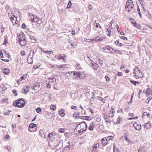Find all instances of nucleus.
Instances as JSON below:
<instances>
[{
    "label": "nucleus",
    "mask_w": 152,
    "mask_h": 152,
    "mask_svg": "<svg viewBox=\"0 0 152 152\" xmlns=\"http://www.w3.org/2000/svg\"><path fill=\"white\" fill-rule=\"evenodd\" d=\"M64 56H63L61 54H59L58 56H55L56 58L57 59L59 60L61 59H62L64 60V57H65L64 54H63Z\"/></svg>",
    "instance_id": "2eb2a0df"
},
{
    "label": "nucleus",
    "mask_w": 152,
    "mask_h": 152,
    "mask_svg": "<svg viewBox=\"0 0 152 152\" xmlns=\"http://www.w3.org/2000/svg\"><path fill=\"white\" fill-rule=\"evenodd\" d=\"M72 5V3L71 1L70 0L69 1L67 5V7L68 8H70L71 7Z\"/></svg>",
    "instance_id": "e433bc0d"
},
{
    "label": "nucleus",
    "mask_w": 152,
    "mask_h": 152,
    "mask_svg": "<svg viewBox=\"0 0 152 152\" xmlns=\"http://www.w3.org/2000/svg\"><path fill=\"white\" fill-rule=\"evenodd\" d=\"M146 151V148L145 146H142L139 148L137 152H145Z\"/></svg>",
    "instance_id": "f8f14e48"
},
{
    "label": "nucleus",
    "mask_w": 152,
    "mask_h": 152,
    "mask_svg": "<svg viewBox=\"0 0 152 152\" xmlns=\"http://www.w3.org/2000/svg\"><path fill=\"white\" fill-rule=\"evenodd\" d=\"M26 32L27 33V34L29 36L34 35L35 34L34 32L29 31V29L26 30Z\"/></svg>",
    "instance_id": "aec40b11"
},
{
    "label": "nucleus",
    "mask_w": 152,
    "mask_h": 152,
    "mask_svg": "<svg viewBox=\"0 0 152 152\" xmlns=\"http://www.w3.org/2000/svg\"><path fill=\"white\" fill-rule=\"evenodd\" d=\"M73 117L75 118H79L80 116H79L77 115V113H73Z\"/></svg>",
    "instance_id": "2f4dec72"
},
{
    "label": "nucleus",
    "mask_w": 152,
    "mask_h": 152,
    "mask_svg": "<svg viewBox=\"0 0 152 152\" xmlns=\"http://www.w3.org/2000/svg\"><path fill=\"white\" fill-rule=\"evenodd\" d=\"M114 22L113 21V20H112L110 23L109 24V28L110 29H112L113 27L112 26V24Z\"/></svg>",
    "instance_id": "a19ab883"
},
{
    "label": "nucleus",
    "mask_w": 152,
    "mask_h": 152,
    "mask_svg": "<svg viewBox=\"0 0 152 152\" xmlns=\"http://www.w3.org/2000/svg\"><path fill=\"white\" fill-rule=\"evenodd\" d=\"M25 105V102L21 99L17 101L16 103V106L18 107L22 108Z\"/></svg>",
    "instance_id": "6e6552de"
},
{
    "label": "nucleus",
    "mask_w": 152,
    "mask_h": 152,
    "mask_svg": "<svg viewBox=\"0 0 152 152\" xmlns=\"http://www.w3.org/2000/svg\"><path fill=\"white\" fill-rule=\"evenodd\" d=\"M115 43L117 45L119 46H122L123 45L122 43H119L118 40H117L115 42Z\"/></svg>",
    "instance_id": "a878e982"
},
{
    "label": "nucleus",
    "mask_w": 152,
    "mask_h": 152,
    "mask_svg": "<svg viewBox=\"0 0 152 152\" xmlns=\"http://www.w3.org/2000/svg\"><path fill=\"white\" fill-rule=\"evenodd\" d=\"M50 109L53 111H54L56 109V107L55 105L51 104L50 106Z\"/></svg>",
    "instance_id": "bb28decb"
},
{
    "label": "nucleus",
    "mask_w": 152,
    "mask_h": 152,
    "mask_svg": "<svg viewBox=\"0 0 152 152\" xmlns=\"http://www.w3.org/2000/svg\"><path fill=\"white\" fill-rule=\"evenodd\" d=\"M98 98H99L98 99L99 100L101 101H103V103L105 102V101L104 100V99L103 98H102V97H99Z\"/></svg>",
    "instance_id": "bf43d9fd"
},
{
    "label": "nucleus",
    "mask_w": 152,
    "mask_h": 152,
    "mask_svg": "<svg viewBox=\"0 0 152 152\" xmlns=\"http://www.w3.org/2000/svg\"><path fill=\"white\" fill-rule=\"evenodd\" d=\"M2 71L3 73L6 75L8 74L10 72L8 68L3 69Z\"/></svg>",
    "instance_id": "412c9836"
},
{
    "label": "nucleus",
    "mask_w": 152,
    "mask_h": 152,
    "mask_svg": "<svg viewBox=\"0 0 152 152\" xmlns=\"http://www.w3.org/2000/svg\"><path fill=\"white\" fill-rule=\"evenodd\" d=\"M133 4L131 0H128L127 1L125 6L126 10L128 12L129 11L133 8Z\"/></svg>",
    "instance_id": "39448f33"
},
{
    "label": "nucleus",
    "mask_w": 152,
    "mask_h": 152,
    "mask_svg": "<svg viewBox=\"0 0 152 152\" xmlns=\"http://www.w3.org/2000/svg\"><path fill=\"white\" fill-rule=\"evenodd\" d=\"M130 83L132 84H134L135 86L136 85V81H134L133 80H131L130 81Z\"/></svg>",
    "instance_id": "4d7b16f0"
},
{
    "label": "nucleus",
    "mask_w": 152,
    "mask_h": 152,
    "mask_svg": "<svg viewBox=\"0 0 152 152\" xmlns=\"http://www.w3.org/2000/svg\"><path fill=\"white\" fill-rule=\"evenodd\" d=\"M4 38L5 39H4V43H3V45H6L8 43V40H7V39L6 37H4Z\"/></svg>",
    "instance_id": "c756f323"
},
{
    "label": "nucleus",
    "mask_w": 152,
    "mask_h": 152,
    "mask_svg": "<svg viewBox=\"0 0 152 152\" xmlns=\"http://www.w3.org/2000/svg\"><path fill=\"white\" fill-rule=\"evenodd\" d=\"M108 49H110V53H114L117 52H118V53H119L118 50H115L114 48H108Z\"/></svg>",
    "instance_id": "393cba45"
},
{
    "label": "nucleus",
    "mask_w": 152,
    "mask_h": 152,
    "mask_svg": "<svg viewBox=\"0 0 152 152\" xmlns=\"http://www.w3.org/2000/svg\"><path fill=\"white\" fill-rule=\"evenodd\" d=\"M143 115L147 116L148 118H149L150 117V114L146 112H144L143 113Z\"/></svg>",
    "instance_id": "de8ad7c7"
},
{
    "label": "nucleus",
    "mask_w": 152,
    "mask_h": 152,
    "mask_svg": "<svg viewBox=\"0 0 152 152\" xmlns=\"http://www.w3.org/2000/svg\"><path fill=\"white\" fill-rule=\"evenodd\" d=\"M40 86V83L37 82L35 83H31V89L33 90H37Z\"/></svg>",
    "instance_id": "1a4fd4ad"
},
{
    "label": "nucleus",
    "mask_w": 152,
    "mask_h": 152,
    "mask_svg": "<svg viewBox=\"0 0 152 152\" xmlns=\"http://www.w3.org/2000/svg\"><path fill=\"white\" fill-rule=\"evenodd\" d=\"M53 134V133L51 132L48 135V137L49 139H50V137H52V136Z\"/></svg>",
    "instance_id": "052dcab7"
},
{
    "label": "nucleus",
    "mask_w": 152,
    "mask_h": 152,
    "mask_svg": "<svg viewBox=\"0 0 152 152\" xmlns=\"http://www.w3.org/2000/svg\"><path fill=\"white\" fill-rule=\"evenodd\" d=\"M138 67L135 66L134 69V71L133 74H134V77L136 79L141 78L143 76V74L140 71V70L138 69Z\"/></svg>",
    "instance_id": "20e7f679"
},
{
    "label": "nucleus",
    "mask_w": 152,
    "mask_h": 152,
    "mask_svg": "<svg viewBox=\"0 0 152 152\" xmlns=\"http://www.w3.org/2000/svg\"><path fill=\"white\" fill-rule=\"evenodd\" d=\"M104 118L105 120H106L108 118H110V116H107V115H105L104 116Z\"/></svg>",
    "instance_id": "0e129e2a"
},
{
    "label": "nucleus",
    "mask_w": 152,
    "mask_h": 152,
    "mask_svg": "<svg viewBox=\"0 0 152 152\" xmlns=\"http://www.w3.org/2000/svg\"><path fill=\"white\" fill-rule=\"evenodd\" d=\"M133 126L135 129L137 130H140L141 128V126L140 124H138L137 123H134L133 124Z\"/></svg>",
    "instance_id": "9d476101"
},
{
    "label": "nucleus",
    "mask_w": 152,
    "mask_h": 152,
    "mask_svg": "<svg viewBox=\"0 0 152 152\" xmlns=\"http://www.w3.org/2000/svg\"><path fill=\"white\" fill-rule=\"evenodd\" d=\"M120 117H118L117 119V121L116 122V124H118L119 123L120 120Z\"/></svg>",
    "instance_id": "e2e57ef3"
},
{
    "label": "nucleus",
    "mask_w": 152,
    "mask_h": 152,
    "mask_svg": "<svg viewBox=\"0 0 152 152\" xmlns=\"http://www.w3.org/2000/svg\"><path fill=\"white\" fill-rule=\"evenodd\" d=\"M64 131H65V129H64L60 128L58 129V132L59 133H64Z\"/></svg>",
    "instance_id": "4c0bfd02"
},
{
    "label": "nucleus",
    "mask_w": 152,
    "mask_h": 152,
    "mask_svg": "<svg viewBox=\"0 0 152 152\" xmlns=\"http://www.w3.org/2000/svg\"><path fill=\"white\" fill-rule=\"evenodd\" d=\"M99 145L98 143H97L96 144H94L92 146V151L96 152V149H97L98 148H99Z\"/></svg>",
    "instance_id": "ddd939ff"
},
{
    "label": "nucleus",
    "mask_w": 152,
    "mask_h": 152,
    "mask_svg": "<svg viewBox=\"0 0 152 152\" xmlns=\"http://www.w3.org/2000/svg\"><path fill=\"white\" fill-rule=\"evenodd\" d=\"M98 61L99 64H100L101 66H102L103 63V61L102 60H101L100 59H99Z\"/></svg>",
    "instance_id": "603ef678"
},
{
    "label": "nucleus",
    "mask_w": 152,
    "mask_h": 152,
    "mask_svg": "<svg viewBox=\"0 0 152 152\" xmlns=\"http://www.w3.org/2000/svg\"><path fill=\"white\" fill-rule=\"evenodd\" d=\"M66 146L67 147V148H68L69 149H70L72 146V145H70L69 141L67 143Z\"/></svg>",
    "instance_id": "473e14b6"
},
{
    "label": "nucleus",
    "mask_w": 152,
    "mask_h": 152,
    "mask_svg": "<svg viewBox=\"0 0 152 152\" xmlns=\"http://www.w3.org/2000/svg\"><path fill=\"white\" fill-rule=\"evenodd\" d=\"M114 147L113 148V152H120L118 148H115V147L114 144H113Z\"/></svg>",
    "instance_id": "58836bf2"
},
{
    "label": "nucleus",
    "mask_w": 152,
    "mask_h": 152,
    "mask_svg": "<svg viewBox=\"0 0 152 152\" xmlns=\"http://www.w3.org/2000/svg\"><path fill=\"white\" fill-rule=\"evenodd\" d=\"M91 65L92 67L95 70H97L99 67L98 65L96 63L93 64V63H91Z\"/></svg>",
    "instance_id": "a211bd4d"
},
{
    "label": "nucleus",
    "mask_w": 152,
    "mask_h": 152,
    "mask_svg": "<svg viewBox=\"0 0 152 152\" xmlns=\"http://www.w3.org/2000/svg\"><path fill=\"white\" fill-rule=\"evenodd\" d=\"M36 126V125L34 123L30 124L29 125V127L31 128H34Z\"/></svg>",
    "instance_id": "72a5a7b5"
},
{
    "label": "nucleus",
    "mask_w": 152,
    "mask_h": 152,
    "mask_svg": "<svg viewBox=\"0 0 152 152\" xmlns=\"http://www.w3.org/2000/svg\"><path fill=\"white\" fill-rule=\"evenodd\" d=\"M45 53H46L50 55V54L52 53H53V52L52 51H48V50H45Z\"/></svg>",
    "instance_id": "49530a36"
},
{
    "label": "nucleus",
    "mask_w": 152,
    "mask_h": 152,
    "mask_svg": "<svg viewBox=\"0 0 152 152\" xmlns=\"http://www.w3.org/2000/svg\"><path fill=\"white\" fill-rule=\"evenodd\" d=\"M60 142H58L57 143L56 142V143H54L53 145V147L56 148L58 147V146Z\"/></svg>",
    "instance_id": "cd10ccee"
},
{
    "label": "nucleus",
    "mask_w": 152,
    "mask_h": 152,
    "mask_svg": "<svg viewBox=\"0 0 152 152\" xmlns=\"http://www.w3.org/2000/svg\"><path fill=\"white\" fill-rule=\"evenodd\" d=\"M121 39L125 40H127L128 39V38L127 37L124 36H121Z\"/></svg>",
    "instance_id": "6e6d98bb"
},
{
    "label": "nucleus",
    "mask_w": 152,
    "mask_h": 152,
    "mask_svg": "<svg viewBox=\"0 0 152 152\" xmlns=\"http://www.w3.org/2000/svg\"><path fill=\"white\" fill-rule=\"evenodd\" d=\"M94 124L93 122L91 123L90 126L88 127V129L90 131L93 130L94 128Z\"/></svg>",
    "instance_id": "6ab92c4d"
},
{
    "label": "nucleus",
    "mask_w": 152,
    "mask_h": 152,
    "mask_svg": "<svg viewBox=\"0 0 152 152\" xmlns=\"http://www.w3.org/2000/svg\"><path fill=\"white\" fill-rule=\"evenodd\" d=\"M18 41L19 42L20 44L22 46L25 45L26 44V41L24 33L21 32L20 34H18Z\"/></svg>",
    "instance_id": "7ed1b4c3"
},
{
    "label": "nucleus",
    "mask_w": 152,
    "mask_h": 152,
    "mask_svg": "<svg viewBox=\"0 0 152 152\" xmlns=\"http://www.w3.org/2000/svg\"><path fill=\"white\" fill-rule=\"evenodd\" d=\"M39 65H34V66L33 68L34 69H37V68L39 67Z\"/></svg>",
    "instance_id": "774afa93"
},
{
    "label": "nucleus",
    "mask_w": 152,
    "mask_h": 152,
    "mask_svg": "<svg viewBox=\"0 0 152 152\" xmlns=\"http://www.w3.org/2000/svg\"><path fill=\"white\" fill-rule=\"evenodd\" d=\"M29 19L30 20L31 22L33 23V25H35L36 27L39 26L40 24L42 23V19L38 17L36 15H34L31 13H28Z\"/></svg>",
    "instance_id": "f03ea898"
},
{
    "label": "nucleus",
    "mask_w": 152,
    "mask_h": 152,
    "mask_svg": "<svg viewBox=\"0 0 152 152\" xmlns=\"http://www.w3.org/2000/svg\"><path fill=\"white\" fill-rule=\"evenodd\" d=\"M113 137L112 136H109L107 137H105L104 138H105V139H106L107 141H108L109 140H111L113 138Z\"/></svg>",
    "instance_id": "f704fd0d"
},
{
    "label": "nucleus",
    "mask_w": 152,
    "mask_h": 152,
    "mask_svg": "<svg viewBox=\"0 0 152 152\" xmlns=\"http://www.w3.org/2000/svg\"><path fill=\"white\" fill-rule=\"evenodd\" d=\"M146 93L147 94L151 95L152 94V92L150 89L148 88L147 90Z\"/></svg>",
    "instance_id": "c85d7f7f"
},
{
    "label": "nucleus",
    "mask_w": 152,
    "mask_h": 152,
    "mask_svg": "<svg viewBox=\"0 0 152 152\" xmlns=\"http://www.w3.org/2000/svg\"><path fill=\"white\" fill-rule=\"evenodd\" d=\"M102 49L101 50L106 53H110V49L108 48H102Z\"/></svg>",
    "instance_id": "4be33fe9"
},
{
    "label": "nucleus",
    "mask_w": 152,
    "mask_h": 152,
    "mask_svg": "<svg viewBox=\"0 0 152 152\" xmlns=\"http://www.w3.org/2000/svg\"><path fill=\"white\" fill-rule=\"evenodd\" d=\"M103 39V37L100 38L99 36H97L94 38L92 39H87L86 38L84 39V40L85 41H87L88 42H93L94 41H98L99 42L102 41Z\"/></svg>",
    "instance_id": "423d86ee"
},
{
    "label": "nucleus",
    "mask_w": 152,
    "mask_h": 152,
    "mask_svg": "<svg viewBox=\"0 0 152 152\" xmlns=\"http://www.w3.org/2000/svg\"><path fill=\"white\" fill-rule=\"evenodd\" d=\"M85 118H86L85 119V120H91V119H89V118H91V117L90 116H85Z\"/></svg>",
    "instance_id": "864d4df0"
},
{
    "label": "nucleus",
    "mask_w": 152,
    "mask_h": 152,
    "mask_svg": "<svg viewBox=\"0 0 152 152\" xmlns=\"http://www.w3.org/2000/svg\"><path fill=\"white\" fill-rule=\"evenodd\" d=\"M131 23L133 24V26L134 27H136V26H137V23H136V22L134 20H132L131 22Z\"/></svg>",
    "instance_id": "79ce46f5"
},
{
    "label": "nucleus",
    "mask_w": 152,
    "mask_h": 152,
    "mask_svg": "<svg viewBox=\"0 0 152 152\" xmlns=\"http://www.w3.org/2000/svg\"><path fill=\"white\" fill-rule=\"evenodd\" d=\"M59 113L60 115L63 117L65 115V113H64V110L63 109H61L59 112Z\"/></svg>",
    "instance_id": "5701e85b"
},
{
    "label": "nucleus",
    "mask_w": 152,
    "mask_h": 152,
    "mask_svg": "<svg viewBox=\"0 0 152 152\" xmlns=\"http://www.w3.org/2000/svg\"><path fill=\"white\" fill-rule=\"evenodd\" d=\"M127 134L126 133H125L124 134V137L125 138V140H126V141H128V142H130V141L128 139L127 137Z\"/></svg>",
    "instance_id": "7c9ffc66"
},
{
    "label": "nucleus",
    "mask_w": 152,
    "mask_h": 152,
    "mask_svg": "<svg viewBox=\"0 0 152 152\" xmlns=\"http://www.w3.org/2000/svg\"><path fill=\"white\" fill-rule=\"evenodd\" d=\"M105 78L106 79V81H109L110 80L109 77L107 76H105Z\"/></svg>",
    "instance_id": "680f3d73"
},
{
    "label": "nucleus",
    "mask_w": 152,
    "mask_h": 152,
    "mask_svg": "<svg viewBox=\"0 0 152 152\" xmlns=\"http://www.w3.org/2000/svg\"><path fill=\"white\" fill-rule=\"evenodd\" d=\"M87 128V126L86 123L83 121L76 126V128L74 129V131L76 134H81L86 130Z\"/></svg>",
    "instance_id": "f257e3e1"
},
{
    "label": "nucleus",
    "mask_w": 152,
    "mask_h": 152,
    "mask_svg": "<svg viewBox=\"0 0 152 152\" xmlns=\"http://www.w3.org/2000/svg\"><path fill=\"white\" fill-rule=\"evenodd\" d=\"M108 26L106 25L105 26V28L106 29V32L107 33V35L108 37H110L111 36V30L110 28H108Z\"/></svg>",
    "instance_id": "9b49d317"
},
{
    "label": "nucleus",
    "mask_w": 152,
    "mask_h": 152,
    "mask_svg": "<svg viewBox=\"0 0 152 152\" xmlns=\"http://www.w3.org/2000/svg\"><path fill=\"white\" fill-rule=\"evenodd\" d=\"M29 37L31 39L34 40V41H36V38L32 35H31Z\"/></svg>",
    "instance_id": "37998d69"
},
{
    "label": "nucleus",
    "mask_w": 152,
    "mask_h": 152,
    "mask_svg": "<svg viewBox=\"0 0 152 152\" xmlns=\"http://www.w3.org/2000/svg\"><path fill=\"white\" fill-rule=\"evenodd\" d=\"M29 88V87L28 86H24L23 88V90L22 91V92L26 94L28 91V89Z\"/></svg>",
    "instance_id": "4468645a"
},
{
    "label": "nucleus",
    "mask_w": 152,
    "mask_h": 152,
    "mask_svg": "<svg viewBox=\"0 0 152 152\" xmlns=\"http://www.w3.org/2000/svg\"><path fill=\"white\" fill-rule=\"evenodd\" d=\"M11 112L10 110H8L6 111H5L4 113V114L5 115H9V114Z\"/></svg>",
    "instance_id": "ea45409f"
},
{
    "label": "nucleus",
    "mask_w": 152,
    "mask_h": 152,
    "mask_svg": "<svg viewBox=\"0 0 152 152\" xmlns=\"http://www.w3.org/2000/svg\"><path fill=\"white\" fill-rule=\"evenodd\" d=\"M73 73V75L75 76L76 77H79L80 79H83L85 77V75L82 72H71V73Z\"/></svg>",
    "instance_id": "0eeeda50"
},
{
    "label": "nucleus",
    "mask_w": 152,
    "mask_h": 152,
    "mask_svg": "<svg viewBox=\"0 0 152 152\" xmlns=\"http://www.w3.org/2000/svg\"><path fill=\"white\" fill-rule=\"evenodd\" d=\"M27 75L26 74H24L23 75V76H22L20 79V80H23L25 79Z\"/></svg>",
    "instance_id": "c9c22d12"
},
{
    "label": "nucleus",
    "mask_w": 152,
    "mask_h": 152,
    "mask_svg": "<svg viewBox=\"0 0 152 152\" xmlns=\"http://www.w3.org/2000/svg\"><path fill=\"white\" fill-rule=\"evenodd\" d=\"M71 108L72 109H74L75 110H77V107L76 106L72 105L71 106Z\"/></svg>",
    "instance_id": "5fc2aeb1"
},
{
    "label": "nucleus",
    "mask_w": 152,
    "mask_h": 152,
    "mask_svg": "<svg viewBox=\"0 0 152 152\" xmlns=\"http://www.w3.org/2000/svg\"><path fill=\"white\" fill-rule=\"evenodd\" d=\"M137 11H138V13L139 14V15H140V18H142V16H141V14L140 12V8H139V7L138 6V7L137 8Z\"/></svg>",
    "instance_id": "a18cd8bd"
},
{
    "label": "nucleus",
    "mask_w": 152,
    "mask_h": 152,
    "mask_svg": "<svg viewBox=\"0 0 152 152\" xmlns=\"http://www.w3.org/2000/svg\"><path fill=\"white\" fill-rule=\"evenodd\" d=\"M48 79L50 80V82H53L54 80L55 81L56 80L54 78V77L53 76L49 77Z\"/></svg>",
    "instance_id": "b1692460"
},
{
    "label": "nucleus",
    "mask_w": 152,
    "mask_h": 152,
    "mask_svg": "<svg viewBox=\"0 0 152 152\" xmlns=\"http://www.w3.org/2000/svg\"><path fill=\"white\" fill-rule=\"evenodd\" d=\"M18 59L17 60V62L19 64H20L21 62V58H20V56H18Z\"/></svg>",
    "instance_id": "c03bdc74"
},
{
    "label": "nucleus",
    "mask_w": 152,
    "mask_h": 152,
    "mask_svg": "<svg viewBox=\"0 0 152 152\" xmlns=\"http://www.w3.org/2000/svg\"><path fill=\"white\" fill-rule=\"evenodd\" d=\"M12 92L14 94H15L14 96H16L17 95V91L15 90H13L12 91Z\"/></svg>",
    "instance_id": "13d9d810"
},
{
    "label": "nucleus",
    "mask_w": 152,
    "mask_h": 152,
    "mask_svg": "<svg viewBox=\"0 0 152 152\" xmlns=\"http://www.w3.org/2000/svg\"><path fill=\"white\" fill-rule=\"evenodd\" d=\"M123 73L121 72H118V73L117 75L118 76H122V75Z\"/></svg>",
    "instance_id": "338daca9"
},
{
    "label": "nucleus",
    "mask_w": 152,
    "mask_h": 152,
    "mask_svg": "<svg viewBox=\"0 0 152 152\" xmlns=\"http://www.w3.org/2000/svg\"><path fill=\"white\" fill-rule=\"evenodd\" d=\"M148 18H151L152 17V14H151L149 12H148V14L147 15Z\"/></svg>",
    "instance_id": "8fccbe9b"
},
{
    "label": "nucleus",
    "mask_w": 152,
    "mask_h": 152,
    "mask_svg": "<svg viewBox=\"0 0 152 152\" xmlns=\"http://www.w3.org/2000/svg\"><path fill=\"white\" fill-rule=\"evenodd\" d=\"M144 129L145 130H147L151 127V124L148 123H145L144 124Z\"/></svg>",
    "instance_id": "dca6fc26"
},
{
    "label": "nucleus",
    "mask_w": 152,
    "mask_h": 152,
    "mask_svg": "<svg viewBox=\"0 0 152 152\" xmlns=\"http://www.w3.org/2000/svg\"><path fill=\"white\" fill-rule=\"evenodd\" d=\"M20 54L22 56H23L25 55V52L23 50H21L20 51Z\"/></svg>",
    "instance_id": "3c124183"
},
{
    "label": "nucleus",
    "mask_w": 152,
    "mask_h": 152,
    "mask_svg": "<svg viewBox=\"0 0 152 152\" xmlns=\"http://www.w3.org/2000/svg\"><path fill=\"white\" fill-rule=\"evenodd\" d=\"M102 145L105 146L108 143L107 141L105 138H103L102 139Z\"/></svg>",
    "instance_id": "f3484780"
},
{
    "label": "nucleus",
    "mask_w": 152,
    "mask_h": 152,
    "mask_svg": "<svg viewBox=\"0 0 152 152\" xmlns=\"http://www.w3.org/2000/svg\"><path fill=\"white\" fill-rule=\"evenodd\" d=\"M41 111V109L40 107H38L37 108L36 112L37 113H39Z\"/></svg>",
    "instance_id": "09e8293b"
},
{
    "label": "nucleus",
    "mask_w": 152,
    "mask_h": 152,
    "mask_svg": "<svg viewBox=\"0 0 152 152\" xmlns=\"http://www.w3.org/2000/svg\"><path fill=\"white\" fill-rule=\"evenodd\" d=\"M135 27L137 29H141V26L140 25L138 24L137 26V25L136 27Z\"/></svg>",
    "instance_id": "69168bd1"
}]
</instances>
